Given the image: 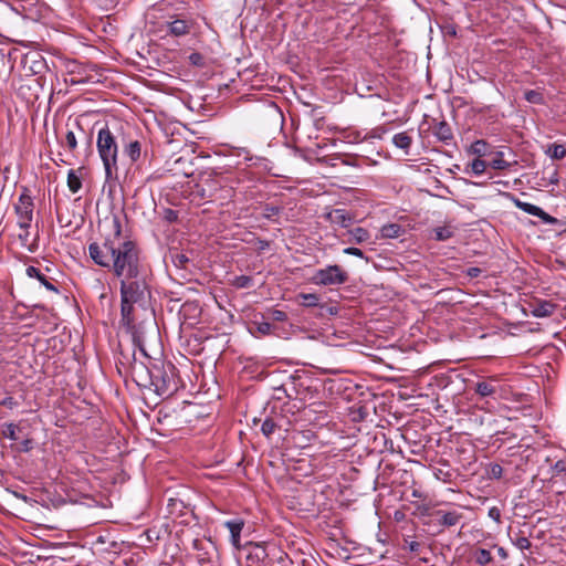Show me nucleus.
<instances>
[{
  "label": "nucleus",
  "instance_id": "f257e3e1",
  "mask_svg": "<svg viewBox=\"0 0 566 566\" xmlns=\"http://www.w3.org/2000/svg\"><path fill=\"white\" fill-rule=\"evenodd\" d=\"M111 223L113 237L91 242L88 254L96 265L111 270L118 279L122 323L130 327L135 322V304L142 305L150 294L149 269L137 243L122 237L119 218L114 214Z\"/></svg>",
  "mask_w": 566,
  "mask_h": 566
},
{
  "label": "nucleus",
  "instance_id": "f03ea898",
  "mask_svg": "<svg viewBox=\"0 0 566 566\" xmlns=\"http://www.w3.org/2000/svg\"><path fill=\"white\" fill-rule=\"evenodd\" d=\"M130 370L134 381L139 387L153 389L160 397H170L179 388L177 369L170 363L149 367L134 358Z\"/></svg>",
  "mask_w": 566,
  "mask_h": 566
},
{
  "label": "nucleus",
  "instance_id": "7ed1b4c3",
  "mask_svg": "<svg viewBox=\"0 0 566 566\" xmlns=\"http://www.w3.org/2000/svg\"><path fill=\"white\" fill-rule=\"evenodd\" d=\"M96 148L105 170L107 182L118 179V144L115 133L108 125L97 132Z\"/></svg>",
  "mask_w": 566,
  "mask_h": 566
},
{
  "label": "nucleus",
  "instance_id": "20e7f679",
  "mask_svg": "<svg viewBox=\"0 0 566 566\" xmlns=\"http://www.w3.org/2000/svg\"><path fill=\"white\" fill-rule=\"evenodd\" d=\"M313 283L318 285H340L347 282L348 274L339 265H327L318 269L313 275Z\"/></svg>",
  "mask_w": 566,
  "mask_h": 566
},
{
  "label": "nucleus",
  "instance_id": "39448f33",
  "mask_svg": "<svg viewBox=\"0 0 566 566\" xmlns=\"http://www.w3.org/2000/svg\"><path fill=\"white\" fill-rule=\"evenodd\" d=\"M34 203L28 188H23L14 205V211L18 216V226L20 228H30L33 220Z\"/></svg>",
  "mask_w": 566,
  "mask_h": 566
},
{
  "label": "nucleus",
  "instance_id": "423d86ee",
  "mask_svg": "<svg viewBox=\"0 0 566 566\" xmlns=\"http://www.w3.org/2000/svg\"><path fill=\"white\" fill-rule=\"evenodd\" d=\"M514 205L521 209L522 211L538 217L547 224H555L557 222L556 218L552 217L547 212H545L542 208L538 206H535L530 202L521 201L520 199H514Z\"/></svg>",
  "mask_w": 566,
  "mask_h": 566
},
{
  "label": "nucleus",
  "instance_id": "0eeeda50",
  "mask_svg": "<svg viewBox=\"0 0 566 566\" xmlns=\"http://www.w3.org/2000/svg\"><path fill=\"white\" fill-rule=\"evenodd\" d=\"M434 515L438 518L437 521H438L439 525L444 526V527L455 526L463 518V514L457 510H452V511L438 510L434 512Z\"/></svg>",
  "mask_w": 566,
  "mask_h": 566
},
{
  "label": "nucleus",
  "instance_id": "6e6552de",
  "mask_svg": "<svg viewBox=\"0 0 566 566\" xmlns=\"http://www.w3.org/2000/svg\"><path fill=\"white\" fill-rule=\"evenodd\" d=\"M251 547L247 556V566H264L268 557L265 547L260 544H251Z\"/></svg>",
  "mask_w": 566,
  "mask_h": 566
},
{
  "label": "nucleus",
  "instance_id": "1a4fd4ad",
  "mask_svg": "<svg viewBox=\"0 0 566 566\" xmlns=\"http://www.w3.org/2000/svg\"><path fill=\"white\" fill-rule=\"evenodd\" d=\"M474 392L482 398L492 397L497 392V380L494 377L483 379L474 385Z\"/></svg>",
  "mask_w": 566,
  "mask_h": 566
},
{
  "label": "nucleus",
  "instance_id": "9d476101",
  "mask_svg": "<svg viewBox=\"0 0 566 566\" xmlns=\"http://www.w3.org/2000/svg\"><path fill=\"white\" fill-rule=\"evenodd\" d=\"M25 273L29 277L36 279L46 290L59 294V289L52 283L51 279H49L44 273L41 272L40 269L35 266H28Z\"/></svg>",
  "mask_w": 566,
  "mask_h": 566
},
{
  "label": "nucleus",
  "instance_id": "9b49d317",
  "mask_svg": "<svg viewBox=\"0 0 566 566\" xmlns=\"http://www.w3.org/2000/svg\"><path fill=\"white\" fill-rule=\"evenodd\" d=\"M555 310L556 305L549 301H539L531 305V313L535 317H548Z\"/></svg>",
  "mask_w": 566,
  "mask_h": 566
},
{
  "label": "nucleus",
  "instance_id": "f8f14e48",
  "mask_svg": "<svg viewBox=\"0 0 566 566\" xmlns=\"http://www.w3.org/2000/svg\"><path fill=\"white\" fill-rule=\"evenodd\" d=\"M224 526L229 530L231 535V544L239 548L240 547V534L242 532V528L244 526V522L240 518L227 521L224 523Z\"/></svg>",
  "mask_w": 566,
  "mask_h": 566
},
{
  "label": "nucleus",
  "instance_id": "ddd939ff",
  "mask_svg": "<svg viewBox=\"0 0 566 566\" xmlns=\"http://www.w3.org/2000/svg\"><path fill=\"white\" fill-rule=\"evenodd\" d=\"M432 132L433 135L444 144H449V142L453 138L452 129L450 125L444 120L437 123L433 126Z\"/></svg>",
  "mask_w": 566,
  "mask_h": 566
},
{
  "label": "nucleus",
  "instance_id": "4468645a",
  "mask_svg": "<svg viewBox=\"0 0 566 566\" xmlns=\"http://www.w3.org/2000/svg\"><path fill=\"white\" fill-rule=\"evenodd\" d=\"M349 243L361 244L370 240V233L368 230L361 227H356L347 231Z\"/></svg>",
  "mask_w": 566,
  "mask_h": 566
},
{
  "label": "nucleus",
  "instance_id": "2eb2a0df",
  "mask_svg": "<svg viewBox=\"0 0 566 566\" xmlns=\"http://www.w3.org/2000/svg\"><path fill=\"white\" fill-rule=\"evenodd\" d=\"M169 32L175 36L186 35L190 31V23L184 19H176L168 23Z\"/></svg>",
  "mask_w": 566,
  "mask_h": 566
},
{
  "label": "nucleus",
  "instance_id": "dca6fc26",
  "mask_svg": "<svg viewBox=\"0 0 566 566\" xmlns=\"http://www.w3.org/2000/svg\"><path fill=\"white\" fill-rule=\"evenodd\" d=\"M327 218L335 224L347 228L352 222V217L344 209H335L327 214Z\"/></svg>",
  "mask_w": 566,
  "mask_h": 566
},
{
  "label": "nucleus",
  "instance_id": "f3484780",
  "mask_svg": "<svg viewBox=\"0 0 566 566\" xmlns=\"http://www.w3.org/2000/svg\"><path fill=\"white\" fill-rule=\"evenodd\" d=\"M380 233L382 238L396 239L405 233V229L398 223H388L381 227Z\"/></svg>",
  "mask_w": 566,
  "mask_h": 566
},
{
  "label": "nucleus",
  "instance_id": "a211bd4d",
  "mask_svg": "<svg viewBox=\"0 0 566 566\" xmlns=\"http://www.w3.org/2000/svg\"><path fill=\"white\" fill-rule=\"evenodd\" d=\"M124 154L130 159L132 163H136L142 155V145L138 140H132L124 146Z\"/></svg>",
  "mask_w": 566,
  "mask_h": 566
},
{
  "label": "nucleus",
  "instance_id": "6ab92c4d",
  "mask_svg": "<svg viewBox=\"0 0 566 566\" xmlns=\"http://www.w3.org/2000/svg\"><path fill=\"white\" fill-rule=\"evenodd\" d=\"M490 148L491 146L484 139H478L471 144L469 153L478 157H483L490 154Z\"/></svg>",
  "mask_w": 566,
  "mask_h": 566
},
{
  "label": "nucleus",
  "instance_id": "aec40b11",
  "mask_svg": "<svg viewBox=\"0 0 566 566\" xmlns=\"http://www.w3.org/2000/svg\"><path fill=\"white\" fill-rule=\"evenodd\" d=\"M392 143L396 147L408 150L412 144V138L406 132H401L394 135Z\"/></svg>",
  "mask_w": 566,
  "mask_h": 566
},
{
  "label": "nucleus",
  "instance_id": "412c9836",
  "mask_svg": "<svg viewBox=\"0 0 566 566\" xmlns=\"http://www.w3.org/2000/svg\"><path fill=\"white\" fill-rule=\"evenodd\" d=\"M281 424L275 418H265L264 421L261 424V432L266 437L270 438L271 434L274 433V431L280 428Z\"/></svg>",
  "mask_w": 566,
  "mask_h": 566
},
{
  "label": "nucleus",
  "instance_id": "4be33fe9",
  "mask_svg": "<svg viewBox=\"0 0 566 566\" xmlns=\"http://www.w3.org/2000/svg\"><path fill=\"white\" fill-rule=\"evenodd\" d=\"M20 229L22 230V232L19 233L18 237H19L21 245L27 248L30 252L35 251V249H36L35 240H33L32 242L30 241V231H29L30 228H20Z\"/></svg>",
  "mask_w": 566,
  "mask_h": 566
},
{
  "label": "nucleus",
  "instance_id": "5701e85b",
  "mask_svg": "<svg viewBox=\"0 0 566 566\" xmlns=\"http://www.w3.org/2000/svg\"><path fill=\"white\" fill-rule=\"evenodd\" d=\"M297 297L301 300L300 304L305 307H314L319 303V296L314 293H301Z\"/></svg>",
  "mask_w": 566,
  "mask_h": 566
},
{
  "label": "nucleus",
  "instance_id": "b1692460",
  "mask_svg": "<svg viewBox=\"0 0 566 566\" xmlns=\"http://www.w3.org/2000/svg\"><path fill=\"white\" fill-rule=\"evenodd\" d=\"M474 562L480 566H485L492 562V555L490 551L485 548H478L474 552Z\"/></svg>",
  "mask_w": 566,
  "mask_h": 566
},
{
  "label": "nucleus",
  "instance_id": "393cba45",
  "mask_svg": "<svg viewBox=\"0 0 566 566\" xmlns=\"http://www.w3.org/2000/svg\"><path fill=\"white\" fill-rule=\"evenodd\" d=\"M546 153L552 159L560 160L566 156V148L564 145L553 144Z\"/></svg>",
  "mask_w": 566,
  "mask_h": 566
},
{
  "label": "nucleus",
  "instance_id": "a878e982",
  "mask_svg": "<svg viewBox=\"0 0 566 566\" xmlns=\"http://www.w3.org/2000/svg\"><path fill=\"white\" fill-rule=\"evenodd\" d=\"M67 187L72 193H76L82 188V181L74 170L67 174Z\"/></svg>",
  "mask_w": 566,
  "mask_h": 566
},
{
  "label": "nucleus",
  "instance_id": "bb28decb",
  "mask_svg": "<svg viewBox=\"0 0 566 566\" xmlns=\"http://www.w3.org/2000/svg\"><path fill=\"white\" fill-rule=\"evenodd\" d=\"M432 232H433V238L437 241H444V240L450 239L453 235L452 229L448 226L438 227V228L433 229Z\"/></svg>",
  "mask_w": 566,
  "mask_h": 566
},
{
  "label": "nucleus",
  "instance_id": "cd10ccee",
  "mask_svg": "<svg viewBox=\"0 0 566 566\" xmlns=\"http://www.w3.org/2000/svg\"><path fill=\"white\" fill-rule=\"evenodd\" d=\"M524 98L532 104H544V95L538 90H528L524 93Z\"/></svg>",
  "mask_w": 566,
  "mask_h": 566
},
{
  "label": "nucleus",
  "instance_id": "c85d7f7f",
  "mask_svg": "<svg viewBox=\"0 0 566 566\" xmlns=\"http://www.w3.org/2000/svg\"><path fill=\"white\" fill-rule=\"evenodd\" d=\"M232 285L237 289H249L253 285V279L249 275H239L233 279Z\"/></svg>",
  "mask_w": 566,
  "mask_h": 566
},
{
  "label": "nucleus",
  "instance_id": "c756f323",
  "mask_svg": "<svg viewBox=\"0 0 566 566\" xmlns=\"http://www.w3.org/2000/svg\"><path fill=\"white\" fill-rule=\"evenodd\" d=\"M503 156V153L502 151H499L496 157L494 159H492V161L490 163V166L493 168V169H497V170H504V169H507L511 167V163L504 160L502 158Z\"/></svg>",
  "mask_w": 566,
  "mask_h": 566
},
{
  "label": "nucleus",
  "instance_id": "7c9ffc66",
  "mask_svg": "<svg viewBox=\"0 0 566 566\" xmlns=\"http://www.w3.org/2000/svg\"><path fill=\"white\" fill-rule=\"evenodd\" d=\"M171 259H172L174 264L179 269H186L187 263L189 262V259L187 258V255L184 253H179V252L172 253Z\"/></svg>",
  "mask_w": 566,
  "mask_h": 566
},
{
  "label": "nucleus",
  "instance_id": "2f4dec72",
  "mask_svg": "<svg viewBox=\"0 0 566 566\" xmlns=\"http://www.w3.org/2000/svg\"><path fill=\"white\" fill-rule=\"evenodd\" d=\"M256 332L263 336L270 335L272 333L273 326L271 323L262 321V322H254Z\"/></svg>",
  "mask_w": 566,
  "mask_h": 566
},
{
  "label": "nucleus",
  "instance_id": "473e14b6",
  "mask_svg": "<svg viewBox=\"0 0 566 566\" xmlns=\"http://www.w3.org/2000/svg\"><path fill=\"white\" fill-rule=\"evenodd\" d=\"M471 169H472V172L476 176H480L482 175L485 169H486V163L480 158H475L472 163H471Z\"/></svg>",
  "mask_w": 566,
  "mask_h": 566
},
{
  "label": "nucleus",
  "instance_id": "72a5a7b5",
  "mask_svg": "<svg viewBox=\"0 0 566 566\" xmlns=\"http://www.w3.org/2000/svg\"><path fill=\"white\" fill-rule=\"evenodd\" d=\"M513 544L521 551H525V549H530L532 544H531V541L526 537V536H523V535H517L514 539H513Z\"/></svg>",
  "mask_w": 566,
  "mask_h": 566
},
{
  "label": "nucleus",
  "instance_id": "f704fd0d",
  "mask_svg": "<svg viewBox=\"0 0 566 566\" xmlns=\"http://www.w3.org/2000/svg\"><path fill=\"white\" fill-rule=\"evenodd\" d=\"M269 318L274 322H285L287 314L284 311L272 308L269 311Z\"/></svg>",
  "mask_w": 566,
  "mask_h": 566
},
{
  "label": "nucleus",
  "instance_id": "c9c22d12",
  "mask_svg": "<svg viewBox=\"0 0 566 566\" xmlns=\"http://www.w3.org/2000/svg\"><path fill=\"white\" fill-rule=\"evenodd\" d=\"M17 429H18V426L14 424V423H7L4 426V429L2 431L3 436L10 440H17Z\"/></svg>",
  "mask_w": 566,
  "mask_h": 566
},
{
  "label": "nucleus",
  "instance_id": "e433bc0d",
  "mask_svg": "<svg viewBox=\"0 0 566 566\" xmlns=\"http://www.w3.org/2000/svg\"><path fill=\"white\" fill-rule=\"evenodd\" d=\"M281 212V208L276 206L265 205L263 208V217L270 219L273 216H277Z\"/></svg>",
  "mask_w": 566,
  "mask_h": 566
},
{
  "label": "nucleus",
  "instance_id": "4c0bfd02",
  "mask_svg": "<svg viewBox=\"0 0 566 566\" xmlns=\"http://www.w3.org/2000/svg\"><path fill=\"white\" fill-rule=\"evenodd\" d=\"M65 145L67 146V148L70 150H74L77 146V140H76V137H75V134L74 132L72 130H69L65 135Z\"/></svg>",
  "mask_w": 566,
  "mask_h": 566
},
{
  "label": "nucleus",
  "instance_id": "58836bf2",
  "mask_svg": "<svg viewBox=\"0 0 566 566\" xmlns=\"http://www.w3.org/2000/svg\"><path fill=\"white\" fill-rule=\"evenodd\" d=\"M503 474V468L497 464V463H493L490 465V469H489V475L493 479H500Z\"/></svg>",
  "mask_w": 566,
  "mask_h": 566
},
{
  "label": "nucleus",
  "instance_id": "ea45409f",
  "mask_svg": "<svg viewBox=\"0 0 566 566\" xmlns=\"http://www.w3.org/2000/svg\"><path fill=\"white\" fill-rule=\"evenodd\" d=\"M553 476H557L566 472V461L559 460L552 467Z\"/></svg>",
  "mask_w": 566,
  "mask_h": 566
},
{
  "label": "nucleus",
  "instance_id": "a19ab883",
  "mask_svg": "<svg viewBox=\"0 0 566 566\" xmlns=\"http://www.w3.org/2000/svg\"><path fill=\"white\" fill-rule=\"evenodd\" d=\"M343 252L345 254L354 255V256H357V258H360V259H366V261H368V258H366L364 252L360 249H358V248L348 247V248H345L343 250Z\"/></svg>",
  "mask_w": 566,
  "mask_h": 566
},
{
  "label": "nucleus",
  "instance_id": "79ce46f5",
  "mask_svg": "<svg viewBox=\"0 0 566 566\" xmlns=\"http://www.w3.org/2000/svg\"><path fill=\"white\" fill-rule=\"evenodd\" d=\"M488 515L497 524L501 523V510L496 506H492L489 509Z\"/></svg>",
  "mask_w": 566,
  "mask_h": 566
},
{
  "label": "nucleus",
  "instance_id": "37998d69",
  "mask_svg": "<svg viewBox=\"0 0 566 566\" xmlns=\"http://www.w3.org/2000/svg\"><path fill=\"white\" fill-rule=\"evenodd\" d=\"M1 405L4 406V407H8L10 409H13L18 406V402L14 400L13 397H6L2 401H1Z\"/></svg>",
  "mask_w": 566,
  "mask_h": 566
},
{
  "label": "nucleus",
  "instance_id": "c03bdc74",
  "mask_svg": "<svg viewBox=\"0 0 566 566\" xmlns=\"http://www.w3.org/2000/svg\"><path fill=\"white\" fill-rule=\"evenodd\" d=\"M189 60L193 65H202V56L200 53H191L189 55Z\"/></svg>",
  "mask_w": 566,
  "mask_h": 566
},
{
  "label": "nucleus",
  "instance_id": "a18cd8bd",
  "mask_svg": "<svg viewBox=\"0 0 566 566\" xmlns=\"http://www.w3.org/2000/svg\"><path fill=\"white\" fill-rule=\"evenodd\" d=\"M421 547V544L419 542H416V541H411L410 543H408V548L410 552H419Z\"/></svg>",
  "mask_w": 566,
  "mask_h": 566
},
{
  "label": "nucleus",
  "instance_id": "49530a36",
  "mask_svg": "<svg viewBox=\"0 0 566 566\" xmlns=\"http://www.w3.org/2000/svg\"><path fill=\"white\" fill-rule=\"evenodd\" d=\"M481 274V270L479 268H470L468 270V275L471 277H478Z\"/></svg>",
  "mask_w": 566,
  "mask_h": 566
},
{
  "label": "nucleus",
  "instance_id": "de8ad7c7",
  "mask_svg": "<svg viewBox=\"0 0 566 566\" xmlns=\"http://www.w3.org/2000/svg\"><path fill=\"white\" fill-rule=\"evenodd\" d=\"M198 562L201 566H210L211 559L206 556H199Z\"/></svg>",
  "mask_w": 566,
  "mask_h": 566
},
{
  "label": "nucleus",
  "instance_id": "09e8293b",
  "mask_svg": "<svg viewBox=\"0 0 566 566\" xmlns=\"http://www.w3.org/2000/svg\"><path fill=\"white\" fill-rule=\"evenodd\" d=\"M167 219L169 221H175L177 220V213L174 211V210H168L167 212Z\"/></svg>",
  "mask_w": 566,
  "mask_h": 566
},
{
  "label": "nucleus",
  "instance_id": "8fccbe9b",
  "mask_svg": "<svg viewBox=\"0 0 566 566\" xmlns=\"http://www.w3.org/2000/svg\"><path fill=\"white\" fill-rule=\"evenodd\" d=\"M31 444H32V441H31V440H25V441H23V443H22V446H23V447H22V450H23V451H25V452H27V451H29V450L32 448V446H31Z\"/></svg>",
  "mask_w": 566,
  "mask_h": 566
},
{
  "label": "nucleus",
  "instance_id": "3c124183",
  "mask_svg": "<svg viewBox=\"0 0 566 566\" xmlns=\"http://www.w3.org/2000/svg\"><path fill=\"white\" fill-rule=\"evenodd\" d=\"M411 495H412L413 497H418V499L423 497L422 492H421V491H419V490H417V489L412 490Z\"/></svg>",
  "mask_w": 566,
  "mask_h": 566
},
{
  "label": "nucleus",
  "instance_id": "603ef678",
  "mask_svg": "<svg viewBox=\"0 0 566 566\" xmlns=\"http://www.w3.org/2000/svg\"><path fill=\"white\" fill-rule=\"evenodd\" d=\"M497 553L501 557L506 558L507 554L503 547H499Z\"/></svg>",
  "mask_w": 566,
  "mask_h": 566
},
{
  "label": "nucleus",
  "instance_id": "864d4df0",
  "mask_svg": "<svg viewBox=\"0 0 566 566\" xmlns=\"http://www.w3.org/2000/svg\"><path fill=\"white\" fill-rule=\"evenodd\" d=\"M168 505H169V506H175V505H177V501H175V500L170 499V500H169V504H168Z\"/></svg>",
  "mask_w": 566,
  "mask_h": 566
},
{
  "label": "nucleus",
  "instance_id": "5fc2aeb1",
  "mask_svg": "<svg viewBox=\"0 0 566 566\" xmlns=\"http://www.w3.org/2000/svg\"><path fill=\"white\" fill-rule=\"evenodd\" d=\"M199 544H200V542H199L198 539H196V541L193 542V547H195V548H197V549H199V548H200V547H199Z\"/></svg>",
  "mask_w": 566,
  "mask_h": 566
},
{
  "label": "nucleus",
  "instance_id": "6e6d98bb",
  "mask_svg": "<svg viewBox=\"0 0 566 566\" xmlns=\"http://www.w3.org/2000/svg\"><path fill=\"white\" fill-rule=\"evenodd\" d=\"M140 352H142V354H143L144 356H146V357H147V354L145 353V349H144V348H140Z\"/></svg>",
  "mask_w": 566,
  "mask_h": 566
}]
</instances>
